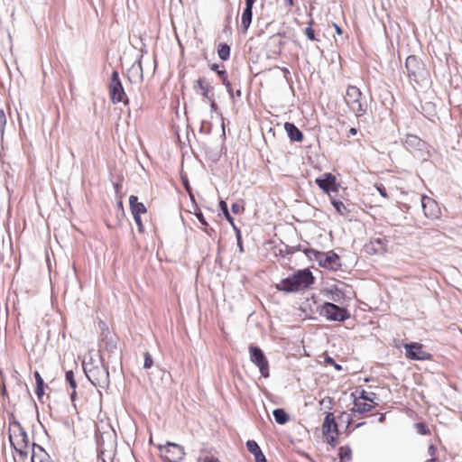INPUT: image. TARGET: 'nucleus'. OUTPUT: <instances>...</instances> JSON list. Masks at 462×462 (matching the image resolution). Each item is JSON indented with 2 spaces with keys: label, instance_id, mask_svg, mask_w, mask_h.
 Masks as SVG:
<instances>
[{
  "label": "nucleus",
  "instance_id": "obj_1",
  "mask_svg": "<svg viewBox=\"0 0 462 462\" xmlns=\"http://www.w3.org/2000/svg\"><path fill=\"white\" fill-rule=\"evenodd\" d=\"M313 281L314 278L311 272L304 269L282 279L276 284V289L286 292H295L309 287L313 283Z\"/></svg>",
  "mask_w": 462,
  "mask_h": 462
},
{
  "label": "nucleus",
  "instance_id": "obj_2",
  "mask_svg": "<svg viewBox=\"0 0 462 462\" xmlns=\"http://www.w3.org/2000/svg\"><path fill=\"white\" fill-rule=\"evenodd\" d=\"M9 431V440L12 447L22 457H26L29 449V438L24 429L19 421L14 420L10 422Z\"/></svg>",
  "mask_w": 462,
  "mask_h": 462
},
{
  "label": "nucleus",
  "instance_id": "obj_3",
  "mask_svg": "<svg viewBox=\"0 0 462 462\" xmlns=\"http://www.w3.org/2000/svg\"><path fill=\"white\" fill-rule=\"evenodd\" d=\"M405 67L408 77L416 83H420L429 77V71L425 65L414 55H411L406 59Z\"/></svg>",
  "mask_w": 462,
  "mask_h": 462
},
{
  "label": "nucleus",
  "instance_id": "obj_4",
  "mask_svg": "<svg viewBox=\"0 0 462 462\" xmlns=\"http://www.w3.org/2000/svg\"><path fill=\"white\" fill-rule=\"evenodd\" d=\"M362 92L355 86H348L346 93V104L356 116H363L366 111V104L361 101Z\"/></svg>",
  "mask_w": 462,
  "mask_h": 462
},
{
  "label": "nucleus",
  "instance_id": "obj_5",
  "mask_svg": "<svg viewBox=\"0 0 462 462\" xmlns=\"http://www.w3.org/2000/svg\"><path fill=\"white\" fill-rule=\"evenodd\" d=\"M85 374L90 383L96 387L105 388L109 384L108 368L105 365L84 367Z\"/></svg>",
  "mask_w": 462,
  "mask_h": 462
},
{
  "label": "nucleus",
  "instance_id": "obj_6",
  "mask_svg": "<svg viewBox=\"0 0 462 462\" xmlns=\"http://www.w3.org/2000/svg\"><path fill=\"white\" fill-rule=\"evenodd\" d=\"M319 314L332 321H345L350 317V313L346 308H340L331 302H325L320 306Z\"/></svg>",
  "mask_w": 462,
  "mask_h": 462
},
{
  "label": "nucleus",
  "instance_id": "obj_7",
  "mask_svg": "<svg viewBox=\"0 0 462 462\" xmlns=\"http://www.w3.org/2000/svg\"><path fill=\"white\" fill-rule=\"evenodd\" d=\"M158 448L162 458L166 462H180L185 455L183 447L172 442L159 445Z\"/></svg>",
  "mask_w": 462,
  "mask_h": 462
},
{
  "label": "nucleus",
  "instance_id": "obj_8",
  "mask_svg": "<svg viewBox=\"0 0 462 462\" xmlns=\"http://www.w3.org/2000/svg\"><path fill=\"white\" fill-rule=\"evenodd\" d=\"M250 361L254 364L258 368L261 374L267 378L269 377V364L266 356L262 349L258 346L251 345L249 346Z\"/></svg>",
  "mask_w": 462,
  "mask_h": 462
},
{
  "label": "nucleus",
  "instance_id": "obj_9",
  "mask_svg": "<svg viewBox=\"0 0 462 462\" xmlns=\"http://www.w3.org/2000/svg\"><path fill=\"white\" fill-rule=\"evenodd\" d=\"M109 92L114 103L127 102L125 93L119 79V74L116 70L112 72L109 83Z\"/></svg>",
  "mask_w": 462,
  "mask_h": 462
},
{
  "label": "nucleus",
  "instance_id": "obj_10",
  "mask_svg": "<svg viewBox=\"0 0 462 462\" xmlns=\"http://www.w3.org/2000/svg\"><path fill=\"white\" fill-rule=\"evenodd\" d=\"M387 243L385 237H373L364 245V251L369 255L383 254L387 251Z\"/></svg>",
  "mask_w": 462,
  "mask_h": 462
},
{
  "label": "nucleus",
  "instance_id": "obj_11",
  "mask_svg": "<svg viewBox=\"0 0 462 462\" xmlns=\"http://www.w3.org/2000/svg\"><path fill=\"white\" fill-rule=\"evenodd\" d=\"M316 184L325 193L331 196V192H337L338 190L339 184L337 182L336 177L329 173H324L321 177L317 178L315 180Z\"/></svg>",
  "mask_w": 462,
  "mask_h": 462
},
{
  "label": "nucleus",
  "instance_id": "obj_12",
  "mask_svg": "<svg viewBox=\"0 0 462 462\" xmlns=\"http://www.w3.org/2000/svg\"><path fill=\"white\" fill-rule=\"evenodd\" d=\"M406 357L411 360L425 361L431 358V355L422 349V345L419 343L405 344Z\"/></svg>",
  "mask_w": 462,
  "mask_h": 462
},
{
  "label": "nucleus",
  "instance_id": "obj_13",
  "mask_svg": "<svg viewBox=\"0 0 462 462\" xmlns=\"http://www.w3.org/2000/svg\"><path fill=\"white\" fill-rule=\"evenodd\" d=\"M424 215L428 218L437 219L440 216V208L438 203L431 198L422 195L420 198Z\"/></svg>",
  "mask_w": 462,
  "mask_h": 462
},
{
  "label": "nucleus",
  "instance_id": "obj_14",
  "mask_svg": "<svg viewBox=\"0 0 462 462\" xmlns=\"http://www.w3.org/2000/svg\"><path fill=\"white\" fill-rule=\"evenodd\" d=\"M316 258L325 268L337 270L340 266L339 257L336 254L317 253Z\"/></svg>",
  "mask_w": 462,
  "mask_h": 462
},
{
  "label": "nucleus",
  "instance_id": "obj_15",
  "mask_svg": "<svg viewBox=\"0 0 462 462\" xmlns=\"http://www.w3.org/2000/svg\"><path fill=\"white\" fill-rule=\"evenodd\" d=\"M98 452L104 455L106 451H112L114 448L113 434L111 432L103 433L97 437Z\"/></svg>",
  "mask_w": 462,
  "mask_h": 462
},
{
  "label": "nucleus",
  "instance_id": "obj_16",
  "mask_svg": "<svg viewBox=\"0 0 462 462\" xmlns=\"http://www.w3.org/2000/svg\"><path fill=\"white\" fill-rule=\"evenodd\" d=\"M404 145L412 151H421L425 147V142L414 134H407L404 139Z\"/></svg>",
  "mask_w": 462,
  "mask_h": 462
},
{
  "label": "nucleus",
  "instance_id": "obj_17",
  "mask_svg": "<svg viewBox=\"0 0 462 462\" xmlns=\"http://www.w3.org/2000/svg\"><path fill=\"white\" fill-rule=\"evenodd\" d=\"M351 396L354 397V401H353L354 406L351 409V411L354 413L356 412L359 414H363V413L372 411V409L374 407V404L364 402L361 399H356V397L355 396L354 393H352Z\"/></svg>",
  "mask_w": 462,
  "mask_h": 462
},
{
  "label": "nucleus",
  "instance_id": "obj_18",
  "mask_svg": "<svg viewBox=\"0 0 462 462\" xmlns=\"http://www.w3.org/2000/svg\"><path fill=\"white\" fill-rule=\"evenodd\" d=\"M322 430H323L324 435H328L330 433L337 432V425L335 421V418H334V415L332 412L327 413L324 422H323V425H322Z\"/></svg>",
  "mask_w": 462,
  "mask_h": 462
},
{
  "label": "nucleus",
  "instance_id": "obj_19",
  "mask_svg": "<svg viewBox=\"0 0 462 462\" xmlns=\"http://www.w3.org/2000/svg\"><path fill=\"white\" fill-rule=\"evenodd\" d=\"M32 462H53L44 449L36 444L32 446Z\"/></svg>",
  "mask_w": 462,
  "mask_h": 462
},
{
  "label": "nucleus",
  "instance_id": "obj_20",
  "mask_svg": "<svg viewBox=\"0 0 462 462\" xmlns=\"http://www.w3.org/2000/svg\"><path fill=\"white\" fill-rule=\"evenodd\" d=\"M284 129L291 141L300 142L303 139L302 133L294 124L289 122L285 123Z\"/></svg>",
  "mask_w": 462,
  "mask_h": 462
},
{
  "label": "nucleus",
  "instance_id": "obj_21",
  "mask_svg": "<svg viewBox=\"0 0 462 462\" xmlns=\"http://www.w3.org/2000/svg\"><path fill=\"white\" fill-rule=\"evenodd\" d=\"M247 449L254 456L255 462H266L265 456L263 454L260 447L254 440L246 442Z\"/></svg>",
  "mask_w": 462,
  "mask_h": 462
},
{
  "label": "nucleus",
  "instance_id": "obj_22",
  "mask_svg": "<svg viewBox=\"0 0 462 462\" xmlns=\"http://www.w3.org/2000/svg\"><path fill=\"white\" fill-rule=\"evenodd\" d=\"M129 204L133 215H141L146 212L145 206L143 203L138 202V198L136 196H130Z\"/></svg>",
  "mask_w": 462,
  "mask_h": 462
},
{
  "label": "nucleus",
  "instance_id": "obj_23",
  "mask_svg": "<svg viewBox=\"0 0 462 462\" xmlns=\"http://www.w3.org/2000/svg\"><path fill=\"white\" fill-rule=\"evenodd\" d=\"M253 6L254 5H245V8L244 9V12L242 14L241 26L245 32L247 31L252 22Z\"/></svg>",
  "mask_w": 462,
  "mask_h": 462
},
{
  "label": "nucleus",
  "instance_id": "obj_24",
  "mask_svg": "<svg viewBox=\"0 0 462 462\" xmlns=\"http://www.w3.org/2000/svg\"><path fill=\"white\" fill-rule=\"evenodd\" d=\"M195 88H199L202 91V96L207 99H211V96H209V91L212 88L211 86L206 81L205 79H199L197 80V85Z\"/></svg>",
  "mask_w": 462,
  "mask_h": 462
},
{
  "label": "nucleus",
  "instance_id": "obj_25",
  "mask_svg": "<svg viewBox=\"0 0 462 462\" xmlns=\"http://www.w3.org/2000/svg\"><path fill=\"white\" fill-rule=\"evenodd\" d=\"M330 199L333 207L335 208L338 214H340L341 216H346L348 214L349 210L346 208V207L342 201L335 199L332 196H330Z\"/></svg>",
  "mask_w": 462,
  "mask_h": 462
},
{
  "label": "nucleus",
  "instance_id": "obj_26",
  "mask_svg": "<svg viewBox=\"0 0 462 462\" xmlns=\"http://www.w3.org/2000/svg\"><path fill=\"white\" fill-rule=\"evenodd\" d=\"M273 415L278 424H285L289 420V415L282 409H275Z\"/></svg>",
  "mask_w": 462,
  "mask_h": 462
},
{
  "label": "nucleus",
  "instance_id": "obj_27",
  "mask_svg": "<svg viewBox=\"0 0 462 462\" xmlns=\"http://www.w3.org/2000/svg\"><path fill=\"white\" fill-rule=\"evenodd\" d=\"M217 54H218V57L222 60H228L229 56H230V47H229V45L226 44V43L219 44L218 48H217Z\"/></svg>",
  "mask_w": 462,
  "mask_h": 462
},
{
  "label": "nucleus",
  "instance_id": "obj_28",
  "mask_svg": "<svg viewBox=\"0 0 462 462\" xmlns=\"http://www.w3.org/2000/svg\"><path fill=\"white\" fill-rule=\"evenodd\" d=\"M219 77L222 80V83L225 85L229 96L231 98H235V94H234V91L232 89V87H231V83L229 82L228 79H227V74H226V71L223 69V70H221V72L219 73Z\"/></svg>",
  "mask_w": 462,
  "mask_h": 462
},
{
  "label": "nucleus",
  "instance_id": "obj_29",
  "mask_svg": "<svg viewBox=\"0 0 462 462\" xmlns=\"http://www.w3.org/2000/svg\"><path fill=\"white\" fill-rule=\"evenodd\" d=\"M219 207H220V209L222 210L226 219L231 224V226L236 230V232L239 233V230L235 226L234 218L232 217V216L230 215V213L228 211L226 203L224 200H221L219 202Z\"/></svg>",
  "mask_w": 462,
  "mask_h": 462
},
{
  "label": "nucleus",
  "instance_id": "obj_30",
  "mask_svg": "<svg viewBox=\"0 0 462 462\" xmlns=\"http://www.w3.org/2000/svg\"><path fill=\"white\" fill-rule=\"evenodd\" d=\"M341 461H349L352 458V451L349 447H341L338 453Z\"/></svg>",
  "mask_w": 462,
  "mask_h": 462
},
{
  "label": "nucleus",
  "instance_id": "obj_31",
  "mask_svg": "<svg viewBox=\"0 0 462 462\" xmlns=\"http://www.w3.org/2000/svg\"><path fill=\"white\" fill-rule=\"evenodd\" d=\"M374 397H375L374 393L368 394L365 390H362L360 392V395L358 397H356V399H361L364 402H369L371 404L375 405L376 403L374 402Z\"/></svg>",
  "mask_w": 462,
  "mask_h": 462
},
{
  "label": "nucleus",
  "instance_id": "obj_32",
  "mask_svg": "<svg viewBox=\"0 0 462 462\" xmlns=\"http://www.w3.org/2000/svg\"><path fill=\"white\" fill-rule=\"evenodd\" d=\"M130 72L135 73L138 77L139 81L143 80V68L141 60L138 61L137 65L132 66Z\"/></svg>",
  "mask_w": 462,
  "mask_h": 462
},
{
  "label": "nucleus",
  "instance_id": "obj_33",
  "mask_svg": "<svg viewBox=\"0 0 462 462\" xmlns=\"http://www.w3.org/2000/svg\"><path fill=\"white\" fill-rule=\"evenodd\" d=\"M66 380L69 383V386L75 390L77 383L74 378V373L71 370L66 372Z\"/></svg>",
  "mask_w": 462,
  "mask_h": 462
},
{
  "label": "nucleus",
  "instance_id": "obj_34",
  "mask_svg": "<svg viewBox=\"0 0 462 462\" xmlns=\"http://www.w3.org/2000/svg\"><path fill=\"white\" fill-rule=\"evenodd\" d=\"M415 429L417 430V432L420 435H427L430 433V430L428 427L422 423V422H417L415 423Z\"/></svg>",
  "mask_w": 462,
  "mask_h": 462
},
{
  "label": "nucleus",
  "instance_id": "obj_35",
  "mask_svg": "<svg viewBox=\"0 0 462 462\" xmlns=\"http://www.w3.org/2000/svg\"><path fill=\"white\" fill-rule=\"evenodd\" d=\"M312 21L310 22L309 26L305 29V34L310 41H319L314 33V31L312 29Z\"/></svg>",
  "mask_w": 462,
  "mask_h": 462
},
{
  "label": "nucleus",
  "instance_id": "obj_36",
  "mask_svg": "<svg viewBox=\"0 0 462 462\" xmlns=\"http://www.w3.org/2000/svg\"><path fill=\"white\" fill-rule=\"evenodd\" d=\"M5 124H6L5 114L4 109L2 107H0V133L1 134L4 133V128H5Z\"/></svg>",
  "mask_w": 462,
  "mask_h": 462
},
{
  "label": "nucleus",
  "instance_id": "obj_37",
  "mask_svg": "<svg viewBox=\"0 0 462 462\" xmlns=\"http://www.w3.org/2000/svg\"><path fill=\"white\" fill-rule=\"evenodd\" d=\"M152 364H153V361H152L151 355L148 352H145L144 353L143 367L145 369H148V368L152 367Z\"/></svg>",
  "mask_w": 462,
  "mask_h": 462
},
{
  "label": "nucleus",
  "instance_id": "obj_38",
  "mask_svg": "<svg viewBox=\"0 0 462 462\" xmlns=\"http://www.w3.org/2000/svg\"><path fill=\"white\" fill-rule=\"evenodd\" d=\"M134 216V222L138 227V230L139 232H143V222H142V219H141V216L140 215H133Z\"/></svg>",
  "mask_w": 462,
  "mask_h": 462
},
{
  "label": "nucleus",
  "instance_id": "obj_39",
  "mask_svg": "<svg viewBox=\"0 0 462 462\" xmlns=\"http://www.w3.org/2000/svg\"><path fill=\"white\" fill-rule=\"evenodd\" d=\"M35 393L38 399H42L44 395V384H36Z\"/></svg>",
  "mask_w": 462,
  "mask_h": 462
},
{
  "label": "nucleus",
  "instance_id": "obj_40",
  "mask_svg": "<svg viewBox=\"0 0 462 462\" xmlns=\"http://www.w3.org/2000/svg\"><path fill=\"white\" fill-rule=\"evenodd\" d=\"M232 212L234 214H239L244 211V207L239 205L238 203H233L231 206Z\"/></svg>",
  "mask_w": 462,
  "mask_h": 462
},
{
  "label": "nucleus",
  "instance_id": "obj_41",
  "mask_svg": "<svg viewBox=\"0 0 462 462\" xmlns=\"http://www.w3.org/2000/svg\"><path fill=\"white\" fill-rule=\"evenodd\" d=\"M343 296V293L336 289L334 291H331V297L330 299L334 301L339 300V299Z\"/></svg>",
  "mask_w": 462,
  "mask_h": 462
},
{
  "label": "nucleus",
  "instance_id": "obj_42",
  "mask_svg": "<svg viewBox=\"0 0 462 462\" xmlns=\"http://www.w3.org/2000/svg\"><path fill=\"white\" fill-rule=\"evenodd\" d=\"M337 435V432L334 433V434L330 433L328 435H325L326 438H327L328 443L332 445V446H335L336 445Z\"/></svg>",
  "mask_w": 462,
  "mask_h": 462
},
{
  "label": "nucleus",
  "instance_id": "obj_43",
  "mask_svg": "<svg viewBox=\"0 0 462 462\" xmlns=\"http://www.w3.org/2000/svg\"><path fill=\"white\" fill-rule=\"evenodd\" d=\"M33 375L36 380V384H44L43 379L38 371H35Z\"/></svg>",
  "mask_w": 462,
  "mask_h": 462
},
{
  "label": "nucleus",
  "instance_id": "obj_44",
  "mask_svg": "<svg viewBox=\"0 0 462 462\" xmlns=\"http://www.w3.org/2000/svg\"><path fill=\"white\" fill-rule=\"evenodd\" d=\"M210 101V109L211 112H217V105L216 104L215 100L211 97V99H208Z\"/></svg>",
  "mask_w": 462,
  "mask_h": 462
},
{
  "label": "nucleus",
  "instance_id": "obj_45",
  "mask_svg": "<svg viewBox=\"0 0 462 462\" xmlns=\"http://www.w3.org/2000/svg\"><path fill=\"white\" fill-rule=\"evenodd\" d=\"M196 216H197V217H198L199 221L201 223V225H203V226H208V223H207V221L205 220V218H204V217H203L202 213H199V214H197Z\"/></svg>",
  "mask_w": 462,
  "mask_h": 462
},
{
  "label": "nucleus",
  "instance_id": "obj_46",
  "mask_svg": "<svg viewBox=\"0 0 462 462\" xmlns=\"http://www.w3.org/2000/svg\"><path fill=\"white\" fill-rule=\"evenodd\" d=\"M428 453L430 457H434L436 453V447L434 445H430L428 448Z\"/></svg>",
  "mask_w": 462,
  "mask_h": 462
},
{
  "label": "nucleus",
  "instance_id": "obj_47",
  "mask_svg": "<svg viewBox=\"0 0 462 462\" xmlns=\"http://www.w3.org/2000/svg\"><path fill=\"white\" fill-rule=\"evenodd\" d=\"M204 462H219L217 458L214 457H206Z\"/></svg>",
  "mask_w": 462,
  "mask_h": 462
},
{
  "label": "nucleus",
  "instance_id": "obj_48",
  "mask_svg": "<svg viewBox=\"0 0 462 462\" xmlns=\"http://www.w3.org/2000/svg\"><path fill=\"white\" fill-rule=\"evenodd\" d=\"M219 67H220V66H219V65H217V64H213V65L211 66V69H212V70H214V71H216V72L219 75V73H220V72H221V70H222V69H219Z\"/></svg>",
  "mask_w": 462,
  "mask_h": 462
},
{
  "label": "nucleus",
  "instance_id": "obj_49",
  "mask_svg": "<svg viewBox=\"0 0 462 462\" xmlns=\"http://www.w3.org/2000/svg\"><path fill=\"white\" fill-rule=\"evenodd\" d=\"M356 133H357L356 128L352 127V128H350V129H349L347 136H350V135H356Z\"/></svg>",
  "mask_w": 462,
  "mask_h": 462
},
{
  "label": "nucleus",
  "instance_id": "obj_50",
  "mask_svg": "<svg viewBox=\"0 0 462 462\" xmlns=\"http://www.w3.org/2000/svg\"><path fill=\"white\" fill-rule=\"evenodd\" d=\"M325 362H326L327 364H329V365H333V364H335V361L333 360V358H332V357H329V356L325 358Z\"/></svg>",
  "mask_w": 462,
  "mask_h": 462
},
{
  "label": "nucleus",
  "instance_id": "obj_51",
  "mask_svg": "<svg viewBox=\"0 0 462 462\" xmlns=\"http://www.w3.org/2000/svg\"><path fill=\"white\" fill-rule=\"evenodd\" d=\"M378 190L383 197H387L384 188H378Z\"/></svg>",
  "mask_w": 462,
  "mask_h": 462
},
{
  "label": "nucleus",
  "instance_id": "obj_52",
  "mask_svg": "<svg viewBox=\"0 0 462 462\" xmlns=\"http://www.w3.org/2000/svg\"><path fill=\"white\" fill-rule=\"evenodd\" d=\"M334 27H335L336 32H337V34H342V30H341V28L338 25L334 23Z\"/></svg>",
  "mask_w": 462,
  "mask_h": 462
},
{
  "label": "nucleus",
  "instance_id": "obj_53",
  "mask_svg": "<svg viewBox=\"0 0 462 462\" xmlns=\"http://www.w3.org/2000/svg\"><path fill=\"white\" fill-rule=\"evenodd\" d=\"M255 3V0H245V5H254Z\"/></svg>",
  "mask_w": 462,
  "mask_h": 462
},
{
  "label": "nucleus",
  "instance_id": "obj_54",
  "mask_svg": "<svg viewBox=\"0 0 462 462\" xmlns=\"http://www.w3.org/2000/svg\"><path fill=\"white\" fill-rule=\"evenodd\" d=\"M289 6L293 5V0H284Z\"/></svg>",
  "mask_w": 462,
  "mask_h": 462
},
{
  "label": "nucleus",
  "instance_id": "obj_55",
  "mask_svg": "<svg viewBox=\"0 0 462 462\" xmlns=\"http://www.w3.org/2000/svg\"><path fill=\"white\" fill-rule=\"evenodd\" d=\"M234 94H235V97H239L241 96V90H240V89H238V90H236V92H234Z\"/></svg>",
  "mask_w": 462,
  "mask_h": 462
},
{
  "label": "nucleus",
  "instance_id": "obj_56",
  "mask_svg": "<svg viewBox=\"0 0 462 462\" xmlns=\"http://www.w3.org/2000/svg\"><path fill=\"white\" fill-rule=\"evenodd\" d=\"M237 235H238V247H240V249L243 250L242 243L240 242L239 233H237Z\"/></svg>",
  "mask_w": 462,
  "mask_h": 462
},
{
  "label": "nucleus",
  "instance_id": "obj_57",
  "mask_svg": "<svg viewBox=\"0 0 462 462\" xmlns=\"http://www.w3.org/2000/svg\"><path fill=\"white\" fill-rule=\"evenodd\" d=\"M332 365H334L337 370H338V371L341 370V365H337L336 363L333 364Z\"/></svg>",
  "mask_w": 462,
  "mask_h": 462
},
{
  "label": "nucleus",
  "instance_id": "obj_58",
  "mask_svg": "<svg viewBox=\"0 0 462 462\" xmlns=\"http://www.w3.org/2000/svg\"><path fill=\"white\" fill-rule=\"evenodd\" d=\"M384 420V415H381L380 418H379V421L380 422H383Z\"/></svg>",
  "mask_w": 462,
  "mask_h": 462
},
{
  "label": "nucleus",
  "instance_id": "obj_59",
  "mask_svg": "<svg viewBox=\"0 0 462 462\" xmlns=\"http://www.w3.org/2000/svg\"><path fill=\"white\" fill-rule=\"evenodd\" d=\"M282 71H283L285 74H286V73H289V69H286V68H283V69H282Z\"/></svg>",
  "mask_w": 462,
  "mask_h": 462
},
{
  "label": "nucleus",
  "instance_id": "obj_60",
  "mask_svg": "<svg viewBox=\"0 0 462 462\" xmlns=\"http://www.w3.org/2000/svg\"><path fill=\"white\" fill-rule=\"evenodd\" d=\"M75 395H76V392H75V390H74V391H73V393H71V399H72V400L74 399Z\"/></svg>",
  "mask_w": 462,
  "mask_h": 462
},
{
  "label": "nucleus",
  "instance_id": "obj_61",
  "mask_svg": "<svg viewBox=\"0 0 462 462\" xmlns=\"http://www.w3.org/2000/svg\"><path fill=\"white\" fill-rule=\"evenodd\" d=\"M364 424H365V422L358 423V424L356 425V427H360L361 425H364Z\"/></svg>",
  "mask_w": 462,
  "mask_h": 462
},
{
  "label": "nucleus",
  "instance_id": "obj_62",
  "mask_svg": "<svg viewBox=\"0 0 462 462\" xmlns=\"http://www.w3.org/2000/svg\"><path fill=\"white\" fill-rule=\"evenodd\" d=\"M433 461H434V458H431V459L427 460L426 462H433Z\"/></svg>",
  "mask_w": 462,
  "mask_h": 462
},
{
  "label": "nucleus",
  "instance_id": "obj_63",
  "mask_svg": "<svg viewBox=\"0 0 462 462\" xmlns=\"http://www.w3.org/2000/svg\"><path fill=\"white\" fill-rule=\"evenodd\" d=\"M324 402H325V399H322V400L320 401V404H323V403H324Z\"/></svg>",
  "mask_w": 462,
  "mask_h": 462
}]
</instances>
